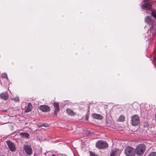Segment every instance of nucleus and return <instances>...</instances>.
<instances>
[{
	"label": "nucleus",
	"instance_id": "39448f33",
	"mask_svg": "<svg viewBox=\"0 0 156 156\" xmlns=\"http://www.w3.org/2000/svg\"><path fill=\"white\" fill-rule=\"evenodd\" d=\"M23 149L26 154L28 155H31L33 152V151L31 147L29 145H24Z\"/></svg>",
	"mask_w": 156,
	"mask_h": 156
},
{
	"label": "nucleus",
	"instance_id": "2eb2a0df",
	"mask_svg": "<svg viewBox=\"0 0 156 156\" xmlns=\"http://www.w3.org/2000/svg\"><path fill=\"white\" fill-rule=\"evenodd\" d=\"M66 112L67 114L71 115H73L74 114L73 112L69 108L66 109Z\"/></svg>",
	"mask_w": 156,
	"mask_h": 156
},
{
	"label": "nucleus",
	"instance_id": "bb28decb",
	"mask_svg": "<svg viewBox=\"0 0 156 156\" xmlns=\"http://www.w3.org/2000/svg\"><path fill=\"white\" fill-rule=\"evenodd\" d=\"M86 120H87V119H88V118L87 117H86Z\"/></svg>",
	"mask_w": 156,
	"mask_h": 156
},
{
	"label": "nucleus",
	"instance_id": "412c9836",
	"mask_svg": "<svg viewBox=\"0 0 156 156\" xmlns=\"http://www.w3.org/2000/svg\"><path fill=\"white\" fill-rule=\"evenodd\" d=\"M14 101H17V102H18L19 101V98L18 97H15V98H14L13 99H12Z\"/></svg>",
	"mask_w": 156,
	"mask_h": 156
},
{
	"label": "nucleus",
	"instance_id": "b1692460",
	"mask_svg": "<svg viewBox=\"0 0 156 156\" xmlns=\"http://www.w3.org/2000/svg\"><path fill=\"white\" fill-rule=\"evenodd\" d=\"M156 54L155 55H154V57H153V62L154 63H155V62H156Z\"/></svg>",
	"mask_w": 156,
	"mask_h": 156
},
{
	"label": "nucleus",
	"instance_id": "f8f14e48",
	"mask_svg": "<svg viewBox=\"0 0 156 156\" xmlns=\"http://www.w3.org/2000/svg\"><path fill=\"white\" fill-rule=\"evenodd\" d=\"M145 20V21L149 24H151L153 22V21L151 17L149 16L146 17Z\"/></svg>",
	"mask_w": 156,
	"mask_h": 156
},
{
	"label": "nucleus",
	"instance_id": "f03ea898",
	"mask_svg": "<svg viewBox=\"0 0 156 156\" xmlns=\"http://www.w3.org/2000/svg\"><path fill=\"white\" fill-rule=\"evenodd\" d=\"M145 149L146 146L144 144H139L136 148V153L138 155H141L145 151Z\"/></svg>",
	"mask_w": 156,
	"mask_h": 156
},
{
	"label": "nucleus",
	"instance_id": "4468645a",
	"mask_svg": "<svg viewBox=\"0 0 156 156\" xmlns=\"http://www.w3.org/2000/svg\"><path fill=\"white\" fill-rule=\"evenodd\" d=\"M20 135L21 138H29L30 135L27 133H21L20 134Z\"/></svg>",
	"mask_w": 156,
	"mask_h": 156
},
{
	"label": "nucleus",
	"instance_id": "dca6fc26",
	"mask_svg": "<svg viewBox=\"0 0 156 156\" xmlns=\"http://www.w3.org/2000/svg\"><path fill=\"white\" fill-rule=\"evenodd\" d=\"M151 13V16L156 19V11L154 10H152Z\"/></svg>",
	"mask_w": 156,
	"mask_h": 156
},
{
	"label": "nucleus",
	"instance_id": "9b49d317",
	"mask_svg": "<svg viewBox=\"0 0 156 156\" xmlns=\"http://www.w3.org/2000/svg\"><path fill=\"white\" fill-rule=\"evenodd\" d=\"M33 108L32 105L30 103H28L27 105V107L25 110V112H30Z\"/></svg>",
	"mask_w": 156,
	"mask_h": 156
},
{
	"label": "nucleus",
	"instance_id": "423d86ee",
	"mask_svg": "<svg viewBox=\"0 0 156 156\" xmlns=\"http://www.w3.org/2000/svg\"><path fill=\"white\" fill-rule=\"evenodd\" d=\"M6 143L10 151L13 152L16 151V145L14 143L10 140H7Z\"/></svg>",
	"mask_w": 156,
	"mask_h": 156
},
{
	"label": "nucleus",
	"instance_id": "5701e85b",
	"mask_svg": "<svg viewBox=\"0 0 156 156\" xmlns=\"http://www.w3.org/2000/svg\"><path fill=\"white\" fill-rule=\"evenodd\" d=\"M90 156H97L95 153L91 152H90Z\"/></svg>",
	"mask_w": 156,
	"mask_h": 156
},
{
	"label": "nucleus",
	"instance_id": "7ed1b4c3",
	"mask_svg": "<svg viewBox=\"0 0 156 156\" xmlns=\"http://www.w3.org/2000/svg\"><path fill=\"white\" fill-rule=\"evenodd\" d=\"M96 146L99 149H103L107 148L108 146V144L107 142L103 140H99L95 144Z\"/></svg>",
	"mask_w": 156,
	"mask_h": 156
},
{
	"label": "nucleus",
	"instance_id": "0eeeda50",
	"mask_svg": "<svg viewBox=\"0 0 156 156\" xmlns=\"http://www.w3.org/2000/svg\"><path fill=\"white\" fill-rule=\"evenodd\" d=\"M121 153V151L119 149L115 148L112 150L110 156H118Z\"/></svg>",
	"mask_w": 156,
	"mask_h": 156
},
{
	"label": "nucleus",
	"instance_id": "a878e982",
	"mask_svg": "<svg viewBox=\"0 0 156 156\" xmlns=\"http://www.w3.org/2000/svg\"><path fill=\"white\" fill-rule=\"evenodd\" d=\"M23 104H24V105H26V103H23Z\"/></svg>",
	"mask_w": 156,
	"mask_h": 156
},
{
	"label": "nucleus",
	"instance_id": "f257e3e1",
	"mask_svg": "<svg viewBox=\"0 0 156 156\" xmlns=\"http://www.w3.org/2000/svg\"><path fill=\"white\" fill-rule=\"evenodd\" d=\"M124 152L127 156H134L136 151L135 150L130 146H127L125 148Z\"/></svg>",
	"mask_w": 156,
	"mask_h": 156
},
{
	"label": "nucleus",
	"instance_id": "9d476101",
	"mask_svg": "<svg viewBox=\"0 0 156 156\" xmlns=\"http://www.w3.org/2000/svg\"><path fill=\"white\" fill-rule=\"evenodd\" d=\"M9 97V95L8 93L6 92H5L1 93L0 94V97L4 100H6L8 99Z\"/></svg>",
	"mask_w": 156,
	"mask_h": 156
},
{
	"label": "nucleus",
	"instance_id": "393cba45",
	"mask_svg": "<svg viewBox=\"0 0 156 156\" xmlns=\"http://www.w3.org/2000/svg\"><path fill=\"white\" fill-rule=\"evenodd\" d=\"M51 156H55V155L54 154H53Z\"/></svg>",
	"mask_w": 156,
	"mask_h": 156
},
{
	"label": "nucleus",
	"instance_id": "c85d7f7f",
	"mask_svg": "<svg viewBox=\"0 0 156 156\" xmlns=\"http://www.w3.org/2000/svg\"><path fill=\"white\" fill-rule=\"evenodd\" d=\"M74 156H75L74 155Z\"/></svg>",
	"mask_w": 156,
	"mask_h": 156
},
{
	"label": "nucleus",
	"instance_id": "20e7f679",
	"mask_svg": "<svg viewBox=\"0 0 156 156\" xmlns=\"http://www.w3.org/2000/svg\"><path fill=\"white\" fill-rule=\"evenodd\" d=\"M131 122L133 126H136L139 124L140 122V118L137 115H134L131 117Z\"/></svg>",
	"mask_w": 156,
	"mask_h": 156
},
{
	"label": "nucleus",
	"instance_id": "cd10ccee",
	"mask_svg": "<svg viewBox=\"0 0 156 156\" xmlns=\"http://www.w3.org/2000/svg\"><path fill=\"white\" fill-rule=\"evenodd\" d=\"M155 33H156V31H155V33H154L153 34V35Z\"/></svg>",
	"mask_w": 156,
	"mask_h": 156
},
{
	"label": "nucleus",
	"instance_id": "4be33fe9",
	"mask_svg": "<svg viewBox=\"0 0 156 156\" xmlns=\"http://www.w3.org/2000/svg\"><path fill=\"white\" fill-rule=\"evenodd\" d=\"M85 133H86L87 135H90L91 134V132L88 131H85Z\"/></svg>",
	"mask_w": 156,
	"mask_h": 156
},
{
	"label": "nucleus",
	"instance_id": "6ab92c4d",
	"mask_svg": "<svg viewBox=\"0 0 156 156\" xmlns=\"http://www.w3.org/2000/svg\"><path fill=\"white\" fill-rule=\"evenodd\" d=\"M1 77L3 78H6L7 80H8V77L7 74L6 73H3L1 75Z\"/></svg>",
	"mask_w": 156,
	"mask_h": 156
},
{
	"label": "nucleus",
	"instance_id": "aec40b11",
	"mask_svg": "<svg viewBox=\"0 0 156 156\" xmlns=\"http://www.w3.org/2000/svg\"><path fill=\"white\" fill-rule=\"evenodd\" d=\"M148 156H156V152L151 153Z\"/></svg>",
	"mask_w": 156,
	"mask_h": 156
},
{
	"label": "nucleus",
	"instance_id": "6e6552de",
	"mask_svg": "<svg viewBox=\"0 0 156 156\" xmlns=\"http://www.w3.org/2000/svg\"><path fill=\"white\" fill-rule=\"evenodd\" d=\"M39 109L43 112H47L50 110L49 107L46 105H41L39 107Z\"/></svg>",
	"mask_w": 156,
	"mask_h": 156
},
{
	"label": "nucleus",
	"instance_id": "f3484780",
	"mask_svg": "<svg viewBox=\"0 0 156 156\" xmlns=\"http://www.w3.org/2000/svg\"><path fill=\"white\" fill-rule=\"evenodd\" d=\"M37 126L39 128L43 126L46 127L48 126V124L47 123H38Z\"/></svg>",
	"mask_w": 156,
	"mask_h": 156
},
{
	"label": "nucleus",
	"instance_id": "1a4fd4ad",
	"mask_svg": "<svg viewBox=\"0 0 156 156\" xmlns=\"http://www.w3.org/2000/svg\"><path fill=\"white\" fill-rule=\"evenodd\" d=\"M53 105L55 108L54 112V115H57V113L59 111V107L58 103L54 102L53 104Z\"/></svg>",
	"mask_w": 156,
	"mask_h": 156
},
{
	"label": "nucleus",
	"instance_id": "ddd939ff",
	"mask_svg": "<svg viewBox=\"0 0 156 156\" xmlns=\"http://www.w3.org/2000/svg\"><path fill=\"white\" fill-rule=\"evenodd\" d=\"M92 116L93 118L97 119H103L102 116L99 114L94 113L92 115Z\"/></svg>",
	"mask_w": 156,
	"mask_h": 156
},
{
	"label": "nucleus",
	"instance_id": "a211bd4d",
	"mask_svg": "<svg viewBox=\"0 0 156 156\" xmlns=\"http://www.w3.org/2000/svg\"><path fill=\"white\" fill-rule=\"evenodd\" d=\"M125 117L123 115H121L118 119L119 121H123L125 120Z\"/></svg>",
	"mask_w": 156,
	"mask_h": 156
}]
</instances>
